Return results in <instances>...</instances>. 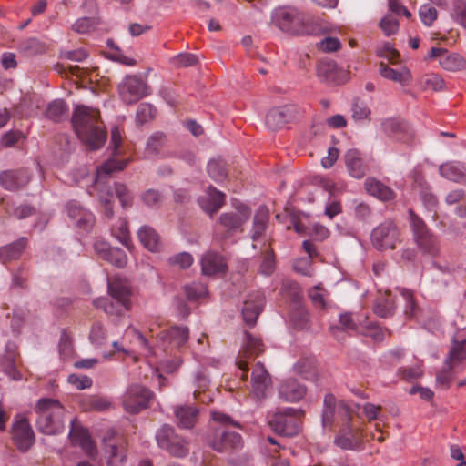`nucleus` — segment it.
I'll return each mask as SVG.
<instances>
[{
    "mask_svg": "<svg viewBox=\"0 0 466 466\" xmlns=\"http://www.w3.org/2000/svg\"><path fill=\"white\" fill-rule=\"evenodd\" d=\"M26 313L21 308H15L13 309L11 318V329L15 335H18L21 331V328L25 322Z\"/></svg>",
    "mask_w": 466,
    "mask_h": 466,
    "instance_id": "nucleus-61",
    "label": "nucleus"
},
{
    "mask_svg": "<svg viewBox=\"0 0 466 466\" xmlns=\"http://www.w3.org/2000/svg\"><path fill=\"white\" fill-rule=\"evenodd\" d=\"M29 271L24 266H20L12 272V284L11 287L14 289L28 288Z\"/></svg>",
    "mask_w": 466,
    "mask_h": 466,
    "instance_id": "nucleus-51",
    "label": "nucleus"
},
{
    "mask_svg": "<svg viewBox=\"0 0 466 466\" xmlns=\"http://www.w3.org/2000/svg\"><path fill=\"white\" fill-rule=\"evenodd\" d=\"M224 258L218 252H207L201 259V269L205 275H214L226 270Z\"/></svg>",
    "mask_w": 466,
    "mask_h": 466,
    "instance_id": "nucleus-26",
    "label": "nucleus"
},
{
    "mask_svg": "<svg viewBox=\"0 0 466 466\" xmlns=\"http://www.w3.org/2000/svg\"><path fill=\"white\" fill-rule=\"evenodd\" d=\"M70 440L74 445L80 446L88 454H92L95 450L88 432L82 428H73L70 431Z\"/></svg>",
    "mask_w": 466,
    "mask_h": 466,
    "instance_id": "nucleus-38",
    "label": "nucleus"
},
{
    "mask_svg": "<svg viewBox=\"0 0 466 466\" xmlns=\"http://www.w3.org/2000/svg\"><path fill=\"white\" fill-rule=\"evenodd\" d=\"M264 297L261 293L251 294L244 301L242 308V317L245 324L252 328L256 325L257 319L262 311L264 305Z\"/></svg>",
    "mask_w": 466,
    "mask_h": 466,
    "instance_id": "nucleus-20",
    "label": "nucleus"
},
{
    "mask_svg": "<svg viewBox=\"0 0 466 466\" xmlns=\"http://www.w3.org/2000/svg\"><path fill=\"white\" fill-rule=\"evenodd\" d=\"M185 293L189 299H198L208 292L207 286L200 282H193L185 286Z\"/></svg>",
    "mask_w": 466,
    "mask_h": 466,
    "instance_id": "nucleus-62",
    "label": "nucleus"
},
{
    "mask_svg": "<svg viewBox=\"0 0 466 466\" xmlns=\"http://www.w3.org/2000/svg\"><path fill=\"white\" fill-rule=\"evenodd\" d=\"M452 17L462 27L466 29V1L454 0L452 7Z\"/></svg>",
    "mask_w": 466,
    "mask_h": 466,
    "instance_id": "nucleus-58",
    "label": "nucleus"
},
{
    "mask_svg": "<svg viewBox=\"0 0 466 466\" xmlns=\"http://www.w3.org/2000/svg\"><path fill=\"white\" fill-rule=\"evenodd\" d=\"M107 46L114 50V52L109 55V58L111 60L116 61L126 66L136 65V60L125 56L124 53L117 46H116L113 40L107 41Z\"/></svg>",
    "mask_w": 466,
    "mask_h": 466,
    "instance_id": "nucleus-57",
    "label": "nucleus"
},
{
    "mask_svg": "<svg viewBox=\"0 0 466 466\" xmlns=\"http://www.w3.org/2000/svg\"><path fill=\"white\" fill-rule=\"evenodd\" d=\"M94 305L96 308L103 309L106 314L115 316H123L131 309L125 303L115 301L112 298H99L94 301Z\"/></svg>",
    "mask_w": 466,
    "mask_h": 466,
    "instance_id": "nucleus-35",
    "label": "nucleus"
},
{
    "mask_svg": "<svg viewBox=\"0 0 466 466\" xmlns=\"http://www.w3.org/2000/svg\"><path fill=\"white\" fill-rule=\"evenodd\" d=\"M174 413L180 428L192 429L198 420V410L195 406H177L175 408Z\"/></svg>",
    "mask_w": 466,
    "mask_h": 466,
    "instance_id": "nucleus-28",
    "label": "nucleus"
},
{
    "mask_svg": "<svg viewBox=\"0 0 466 466\" xmlns=\"http://www.w3.org/2000/svg\"><path fill=\"white\" fill-rule=\"evenodd\" d=\"M399 22L391 15L384 16L380 22V27L386 35H391L398 32Z\"/></svg>",
    "mask_w": 466,
    "mask_h": 466,
    "instance_id": "nucleus-64",
    "label": "nucleus"
},
{
    "mask_svg": "<svg viewBox=\"0 0 466 466\" xmlns=\"http://www.w3.org/2000/svg\"><path fill=\"white\" fill-rule=\"evenodd\" d=\"M112 234L116 237L124 246L128 249L131 248L132 245L130 242L128 223L125 218H119L116 225L111 228Z\"/></svg>",
    "mask_w": 466,
    "mask_h": 466,
    "instance_id": "nucleus-45",
    "label": "nucleus"
},
{
    "mask_svg": "<svg viewBox=\"0 0 466 466\" xmlns=\"http://www.w3.org/2000/svg\"><path fill=\"white\" fill-rule=\"evenodd\" d=\"M361 441V433L358 427L350 425V421L341 422L339 424V433L335 439L337 446L345 449H355Z\"/></svg>",
    "mask_w": 466,
    "mask_h": 466,
    "instance_id": "nucleus-18",
    "label": "nucleus"
},
{
    "mask_svg": "<svg viewBox=\"0 0 466 466\" xmlns=\"http://www.w3.org/2000/svg\"><path fill=\"white\" fill-rule=\"evenodd\" d=\"M208 173L215 181H222L227 177L225 164L219 160H210L208 163Z\"/></svg>",
    "mask_w": 466,
    "mask_h": 466,
    "instance_id": "nucleus-54",
    "label": "nucleus"
},
{
    "mask_svg": "<svg viewBox=\"0 0 466 466\" xmlns=\"http://www.w3.org/2000/svg\"><path fill=\"white\" fill-rule=\"evenodd\" d=\"M279 395L287 401L296 402L300 400L306 395V387L299 383L296 380L289 379L282 382L279 389Z\"/></svg>",
    "mask_w": 466,
    "mask_h": 466,
    "instance_id": "nucleus-24",
    "label": "nucleus"
},
{
    "mask_svg": "<svg viewBox=\"0 0 466 466\" xmlns=\"http://www.w3.org/2000/svg\"><path fill=\"white\" fill-rule=\"evenodd\" d=\"M462 167L463 164L461 163L447 162L441 165L440 173L443 177L456 182L458 177H460Z\"/></svg>",
    "mask_w": 466,
    "mask_h": 466,
    "instance_id": "nucleus-53",
    "label": "nucleus"
},
{
    "mask_svg": "<svg viewBox=\"0 0 466 466\" xmlns=\"http://www.w3.org/2000/svg\"><path fill=\"white\" fill-rule=\"evenodd\" d=\"M45 116L54 122L66 119L68 116L67 104L63 99L53 100L47 105Z\"/></svg>",
    "mask_w": 466,
    "mask_h": 466,
    "instance_id": "nucleus-37",
    "label": "nucleus"
},
{
    "mask_svg": "<svg viewBox=\"0 0 466 466\" xmlns=\"http://www.w3.org/2000/svg\"><path fill=\"white\" fill-rule=\"evenodd\" d=\"M420 17L423 24L430 26L438 17V11L431 5H423L419 11Z\"/></svg>",
    "mask_w": 466,
    "mask_h": 466,
    "instance_id": "nucleus-63",
    "label": "nucleus"
},
{
    "mask_svg": "<svg viewBox=\"0 0 466 466\" xmlns=\"http://www.w3.org/2000/svg\"><path fill=\"white\" fill-rule=\"evenodd\" d=\"M127 443L124 438H118L114 443L106 444L107 464L109 466H121L127 458Z\"/></svg>",
    "mask_w": 466,
    "mask_h": 466,
    "instance_id": "nucleus-23",
    "label": "nucleus"
},
{
    "mask_svg": "<svg viewBox=\"0 0 466 466\" xmlns=\"http://www.w3.org/2000/svg\"><path fill=\"white\" fill-rule=\"evenodd\" d=\"M417 245L425 252L431 256H436L439 252V245L435 237L431 231L423 233L414 238Z\"/></svg>",
    "mask_w": 466,
    "mask_h": 466,
    "instance_id": "nucleus-41",
    "label": "nucleus"
},
{
    "mask_svg": "<svg viewBox=\"0 0 466 466\" xmlns=\"http://www.w3.org/2000/svg\"><path fill=\"white\" fill-rule=\"evenodd\" d=\"M294 369L297 373L306 380H316L318 379L319 369L313 357L300 358L294 365Z\"/></svg>",
    "mask_w": 466,
    "mask_h": 466,
    "instance_id": "nucleus-33",
    "label": "nucleus"
},
{
    "mask_svg": "<svg viewBox=\"0 0 466 466\" xmlns=\"http://www.w3.org/2000/svg\"><path fill=\"white\" fill-rule=\"evenodd\" d=\"M370 242L376 249L380 251L394 249L400 242V228L393 220H385L372 229Z\"/></svg>",
    "mask_w": 466,
    "mask_h": 466,
    "instance_id": "nucleus-6",
    "label": "nucleus"
},
{
    "mask_svg": "<svg viewBox=\"0 0 466 466\" xmlns=\"http://www.w3.org/2000/svg\"><path fill=\"white\" fill-rule=\"evenodd\" d=\"M409 217L414 238L430 231L425 222L411 208L409 209Z\"/></svg>",
    "mask_w": 466,
    "mask_h": 466,
    "instance_id": "nucleus-60",
    "label": "nucleus"
},
{
    "mask_svg": "<svg viewBox=\"0 0 466 466\" xmlns=\"http://www.w3.org/2000/svg\"><path fill=\"white\" fill-rule=\"evenodd\" d=\"M11 439L15 447L22 452L27 451L35 443V433L27 420L23 414L14 418L11 427Z\"/></svg>",
    "mask_w": 466,
    "mask_h": 466,
    "instance_id": "nucleus-9",
    "label": "nucleus"
},
{
    "mask_svg": "<svg viewBox=\"0 0 466 466\" xmlns=\"http://www.w3.org/2000/svg\"><path fill=\"white\" fill-rule=\"evenodd\" d=\"M82 407L86 411H104L111 408V402L103 397L90 396L83 401Z\"/></svg>",
    "mask_w": 466,
    "mask_h": 466,
    "instance_id": "nucleus-47",
    "label": "nucleus"
},
{
    "mask_svg": "<svg viewBox=\"0 0 466 466\" xmlns=\"http://www.w3.org/2000/svg\"><path fill=\"white\" fill-rule=\"evenodd\" d=\"M299 115V109L295 105H285L272 108L266 116V124L272 130L279 129L285 124L295 119Z\"/></svg>",
    "mask_w": 466,
    "mask_h": 466,
    "instance_id": "nucleus-16",
    "label": "nucleus"
},
{
    "mask_svg": "<svg viewBox=\"0 0 466 466\" xmlns=\"http://www.w3.org/2000/svg\"><path fill=\"white\" fill-rule=\"evenodd\" d=\"M364 187L368 194L381 201L392 200L396 196L390 187L374 177H368L365 180Z\"/></svg>",
    "mask_w": 466,
    "mask_h": 466,
    "instance_id": "nucleus-25",
    "label": "nucleus"
},
{
    "mask_svg": "<svg viewBox=\"0 0 466 466\" xmlns=\"http://www.w3.org/2000/svg\"><path fill=\"white\" fill-rule=\"evenodd\" d=\"M0 203L9 217H15L20 220L29 218L36 213L35 208L30 204H22L15 208H11L9 207V202L5 198H2Z\"/></svg>",
    "mask_w": 466,
    "mask_h": 466,
    "instance_id": "nucleus-40",
    "label": "nucleus"
},
{
    "mask_svg": "<svg viewBox=\"0 0 466 466\" xmlns=\"http://www.w3.org/2000/svg\"><path fill=\"white\" fill-rule=\"evenodd\" d=\"M352 411L350 407L343 400H337L333 394H327L324 398V410L322 413V424L324 427H331L334 423L350 421Z\"/></svg>",
    "mask_w": 466,
    "mask_h": 466,
    "instance_id": "nucleus-7",
    "label": "nucleus"
},
{
    "mask_svg": "<svg viewBox=\"0 0 466 466\" xmlns=\"http://www.w3.org/2000/svg\"><path fill=\"white\" fill-rule=\"evenodd\" d=\"M395 299L390 291L380 294L373 305L374 313L380 318H390L395 311Z\"/></svg>",
    "mask_w": 466,
    "mask_h": 466,
    "instance_id": "nucleus-29",
    "label": "nucleus"
},
{
    "mask_svg": "<svg viewBox=\"0 0 466 466\" xmlns=\"http://www.w3.org/2000/svg\"><path fill=\"white\" fill-rule=\"evenodd\" d=\"M383 132L390 137L402 143H410L413 139V132L409 124L400 117H389L381 122Z\"/></svg>",
    "mask_w": 466,
    "mask_h": 466,
    "instance_id": "nucleus-15",
    "label": "nucleus"
},
{
    "mask_svg": "<svg viewBox=\"0 0 466 466\" xmlns=\"http://www.w3.org/2000/svg\"><path fill=\"white\" fill-rule=\"evenodd\" d=\"M156 109L148 103H142L137 110L136 119L139 125H143L155 117Z\"/></svg>",
    "mask_w": 466,
    "mask_h": 466,
    "instance_id": "nucleus-56",
    "label": "nucleus"
},
{
    "mask_svg": "<svg viewBox=\"0 0 466 466\" xmlns=\"http://www.w3.org/2000/svg\"><path fill=\"white\" fill-rule=\"evenodd\" d=\"M269 221V211L268 209L261 206L259 207L253 218V224L251 229V238L252 240H257L260 238L266 232L268 228V224Z\"/></svg>",
    "mask_w": 466,
    "mask_h": 466,
    "instance_id": "nucleus-32",
    "label": "nucleus"
},
{
    "mask_svg": "<svg viewBox=\"0 0 466 466\" xmlns=\"http://www.w3.org/2000/svg\"><path fill=\"white\" fill-rule=\"evenodd\" d=\"M419 85L423 90L440 91L443 89L445 82L440 75L428 73L420 77Z\"/></svg>",
    "mask_w": 466,
    "mask_h": 466,
    "instance_id": "nucleus-42",
    "label": "nucleus"
},
{
    "mask_svg": "<svg viewBox=\"0 0 466 466\" xmlns=\"http://www.w3.org/2000/svg\"><path fill=\"white\" fill-rule=\"evenodd\" d=\"M141 244L149 251H157L160 248V237L158 233L149 226H143L137 232Z\"/></svg>",
    "mask_w": 466,
    "mask_h": 466,
    "instance_id": "nucleus-34",
    "label": "nucleus"
},
{
    "mask_svg": "<svg viewBox=\"0 0 466 466\" xmlns=\"http://www.w3.org/2000/svg\"><path fill=\"white\" fill-rule=\"evenodd\" d=\"M466 339L460 342H455L451 350L448 358L445 360V365H451L459 363L466 359L465 351Z\"/></svg>",
    "mask_w": 466,
    "mask_h": 466,
    "instance_id": "nucleus-48",
    "label": "nucleus"
},
{
    "mask_svg": "<svg viewBox=\"0 0 466 466\" xmlns=\"http://www.w3.org/2000/svg\"><path fill=\"white\" fill-rule=\"evenodd\" d=\"M272 21L281 31L291 35L309 34L312 30L307 15L291 7L276 9Z\"/></svg>",
    "mask_w": 466,
    "mask_h": 466,
    "instance_id": "nucleus-3",
    "label": "nucleus"
},
{
    "mask_svg": "<svg viewBox=\"0 0 466 466\" xmlns=\"http://www.w3.org/2000/svg\"><path fill=\"white\" fill-rule=\"evenodd\" d=\"M152 392L139 384L130 385L122 396V404L125 410L131 414H137L148 407L152 399Z\"/></svg>",
    "mask_w": 466,
    "mask_h": 466,
    "instance_id": "nucleus-8",
    "label": "nucleus"
},
{
    "mask_svg": "<svg viewBox=\"0 0 466 466\" xmlns=\"http://www.w3.org/2000/svg\"><path fill=\"white\" fill-rule=\"evenodd\" d=\"M105 260L117 268H124L127 263L126 253L119 248H113Z\"/></svg>",
    "mask_w": 466,
    "mask_h": 466,
    "instance_id": "nucleus-59",
    "label": "nucleus"
},
{
    "mask_svg": "<svg viewBox=\"0 0 466 466\" xmlns=\"http://www.w3.org/2000/svg\"><path fill=\"white\" fill-rule=\"evenodd\" d=\"M71 124L77 137L91 150L101 148L107 137L98 109L84 105L74 108Z\"/></svg>",
    "mask_w": 466,
    "mask_h": 466,
    "instance_id": "nucleus-1",
    "label": "nucleus"
},
{
    "mask_svg": "<svg viewBox=\"0 0 466 466\" xmlns=\"http://www.w3.org/2000/svg\"><path fill=\"white\" fill-rule=\"evenodd\" d=\"M308 295L316 308L321 309L326 308L325 297L327 295V291L321 284L316 285L309 289Z\"/></svg>",
    "mask_w": 466,
    "mask_h": 466,
    "instance_id": "nucleus-52",
    "label": "nucleus"
},
{
    "mask_svg": "<svg viewBox=\"0 0 466 466\" xmlns=\"http://www.w3.org/2000/svg\"><path fill=\"white\" fill-rule=\"evenodd\" d=\"M235 212H226L220 215L218 224L226 228L228 232H233L240 228L249 218L250 208L246 205H239Z\"/></svg>",
    "mask_w": 466,
    "mask_h": 466,
    "instance_id": "nucleus-17",
    "label": "nucleus"
},
{
    "mask_svg": "<svg viewBox=\"0 0 466 466\" xmlns=\"http://www.w3.org/2000/svg\"><path fill=\"white\" fill-rule=\"evenodd\" d=\"M386 332H388L387 329H383L374 322H369L366 325H362L361 329L359 330L360 334L370 337L376 342L382 341L385 338Z\"/></svg>",
    "mask_w": 466,
    "mask_h": 466,
    "instance_id": "nucleus-50",
    "label": "nucleus"
},
{
    "mask_svg": "<svg viewBox=\"0 0 466 466\" xmlns=\"http://www.w3.org/2000/svg\"><path fill=\"white\" fill-rule=\"evenodd\" d=\"M108 292L115 301L125 303L128 307H132L131 303V289L129 285L117 278L108 281Z\"/></svg>",
    "mask_w": 466,
    "mask_h": 466,
    "instance_id": "nucleus-22",
    "label": "nucleus"
},
{
    "mask_svg": "<svg viewBox=\"0 0 466 466\" xmlns=\"http://www.w3.org/2000/svg\"><path fill=\"white\" fill-rule=\"evenodd\" d=\"M65 408L56 400L40 399L35 407L36 428L45 434H56L63 429Z\"/></svg>",
    "mask_w": 466,
    "mask_h": 466,
    "instance_id": "nucleus-2",
    "label": "nucleus"
},
{
    "mask_svg": "<svg viewBox=\"0 0 466 466\" xmlns=\"http://www.w3.org/2000/svg\"><path fill=\"white\" fill-rule=\"evenodd\" d=\"M127 165V160H106L98 169L96 174V183L99 185L100 181L106 179L115 171L123 170Z\"/></svg>",
    "mask_w": 466,
    "mask_h": 466,
    "instance_id": "nucleus-39",
    "label": "nucleus"
},
{
    "mask_svg": "<svg viewBox=\"0 0 466 466\" xmlns=\"http://www.w3.org/2000/svg\"><path fill=\"white\" fill-rule=\"evenodd\" d=\"M32 177L30 169L24 167L2 170L0 186L6 191L18 192L30 184Z\"/></svg>",
    "mask_w": 466,
    "mask_h": 466,
    "instance_id": "nucleus-11",
    "label": "nucleus"
},
{
    "mask_svg": "<svg viewBox=\"0 0 466 466\" xmlns=\"http://www.w3.org/2000/svg\"><path fill=\"white\" fill-rule=\"evenodd\" d=\"M116 197L123 208H127L133 204V195L123 183H115L113 188L102 187L98 189V199L103 208V212L107 219L114 217V197Z\"/></svg>",
    "mask_w": 466,
    "mask_h": 466,
    "instance_id": "nucleus-4",
    "label": "nucleus"
},
{
    "mask_svg": "<svg viewBox=\"0 0 466 466\" xmlns=\"http://www.w3.org/2000/svg\"><path fill=\"white\" fill-rule=\"evenodd\" d=\"M225 203V194L213 187H209L207 198H201V208L211 216L216 213Z\"/></svg>",
    "mask_w": 466,
    "mask_h": 466,
    "instance_id": "nucleus-30",
    "label": "nucleus"
},
{
    "mask_svg": "<svg viewBox=\"0 0 466 466\" xmlns=\"http://www.w3.org/2000/svg\"><path fill=\"white\" fill-rule=\"evenodd\" d=\"M209 446L218 452H229L242 446V438L237 432L218 428L209 441Z\"/></svg>",
    "mask_w": 466,
    "mask_h": 466,
    "instance_id": "nucleus-14",
    "label": "nucleus"
},
{
    "mask_svg": "<svg viewBox=\"0 0 466 466\" xmlns=\"http://www.w3.org/2000/svg\"><path fill=\"white\" fill-rule=\"evenodd\" d=\"M27 246V238H20L13 243L0 247V261L3 264L17 260Z\"/></svg>",
    "mask_w": 466,
    "mask_h": 466,
    "instance_id": "nucleus-27",
    "label": "nucleus"
},
{
    "mask_svg": "<svg viewBox=\"0 0 466 466\" xmlns=\"http://www.w3.org/2000/svg\"><path fill=\"white\" fill-rule=\"evenodd\" d=\"M270 428L278 434L292 437L299 433V411L289 408L275 413L268 420Z\"/></svg>",
    "mask_w": 466,
    "mask_h": 466,
    "instance_id": "nucleus-10",
    "label": "nucleus"
},
{
    "mask_svg": "<svg viewBox=\"0 0 466 466\" xmlns=\"http://www.w3.org/2000/svg\"><path fill=\"white\" fill-rule=\"evenodd\" d=\"M440 66L448 71H459L466 66V61L459 54H445L440 59Z\"/></svg>",
    "mask_w": 466,
    "mask_h": 466,
    "instance_id": "nucleus-43",
    "label": "nucleus"
},
{
    "mask_svg": "<svg viewBox=\"0 0 466 466\" xmlns=\"http://www.w3.org/2000/svg\"><path fill=\"white\" fill-rule=\"evenodd\" d=\"M380 74L386 79L400 83L401 85H407L411 76L410 73L407 68H403L401 71H397L390 67L384 62H380L379 65Z\"/></svg>",
    "mask_w": 466,
    "mask_h": 466,
    "instance_id": "nucleus-36",
    "label": "nucleus"
},
{
    "mask_svg": "<svg viewBox=\"0 0 466 466\" xmlns=\"http://www.w3.org/2000/svg\"><path fill=\"white\" fill-rule=\"evenodd\" d=\"M157 445L171 456L183 458L189 452V442L176 433L175 429L167 424L163 425L156 434Z\"/></svg>",
    "mask_w": 466,
    "mask_h": 466,
    "instance_id": "nucleus-5",
    "label": "nucleus"
},
{
    "mask_svg": "<svg viewBox=\"0 0 466 466\" xmlns=\"http://www.w3.org/2000/svg\"><path fill=\"white\" fill-rule=\"evenodd\" d=\"M167 141L165 133L157 131L152 134L147 140L146 146V151L151 155H157L160 153L162 148L166 146Z\"/></svg>",
    "mask_w": 466,
    "mask_h": 466,
    "instance_id": "nucleus-46",
    "label": "nucleus"
},
{
    "mask_svg": "<svg viewBox=\"0 0 466 466\" xmlns=\"http://www.w3.org/2000/svg\"><path fill=\"white\" fill-rule=\"evenodd\" d=\"M195 385L194 396L196 399L207 404L213 401L209 392L210 380L205 371L199 370L195 374Z\"/></svg>",
    "mask_w": 466,
    "mask_h": 466,
    "instance_id": "nucleus-31",
    "label": "nucleus"
},
{
    "mask_svg": "<svg viewBox=\"0 0 466 466\" xmlns=\"http://www.w3.org/2000/svg\"><path fill=\"white\" fill-rule=\"evenodd\" d=\"M252 393L256 399L262 400L266 398V391L271 385L270 375L261 362H258L251 374Z\"/></svg>",
    "mask_w": 466,
    "mask_h": 466,
    "instance_id": "nucleus-19",
    "label": "nucleus"
},
{
    "mask_svg": "<svg viewBox=\"0 0 466 466\" xmlns=\"http://www.w3.org/2000/svg\"><path fill=\"white\" fill-rule=\"evenodd\" d=\"M121 99L127 105L135 104L147 96V84L137 76H127L118 86Z\"/></svg>",
    "mask_w": 466,
    "mask_h": 466,
    "instance_id": "nucleus-12",
    "label": "nucleus"
},
{
    "mask_svg": "<svg viewBox=\"0 0 466 466\" xmlns=\"http://www.w3.org/2000/svg\"><path fill=\"white\" fill-rule=\"evenodd\" d=\"M167 336L170 343L175 347H181L188 339V329L187 327H172L168 329Z\"/></svg>",
    "mask_w": 466,
    "mask_h": 466,
    "instance_id": "nucleus-49",
    "label": "nucleus"
},
{
    "mask_svg": "<svg viewBox=\"0 0 466 466\" xmlns=\"http://www.w3.org/2000/svg\"><path fill=\"white\" fill-rule=\"evenodd\" d=\"M264 351V344L260 338L253 336L250 332H245V341L241 351L239 352V360L237 361L238 369L242 371V380H248V364L247 359L256 357Z\"/></svg>",
    "mask_w": 466,
    "mask_h": 466,
    "instance_id": "nucleus-13",
    "label": "nucleus"
},
{
    "mask_svg": "<svg viewBox=\"0 0 466 466\" xmlns=\"http://www.w3.org/2000/svg\"><path fill=\"white\" fill-rule=\"evenodd\" d=\"M344 161L349 174L354 178L364 177L369 170L362 153L356 148L349 149L345 153Z\"/></svg>",
    "mask_w": 466,
    "mask_h": 466,
    "instance_id": "nucleus-21",
    "label": "nucleus"
},
{
    "mask_svg": "<svg viewBox=\"0 0 466 466\" xmlns=\"http://www.w3.org/2000/svg\"><path fill=\"white\" fill-rule=\"evenodd\" d=\"M96 25V19L92 17H81L72 25V29L79 34H86L95 30Z\"/></svg>",
    "mask_w": 466,
    "mask_h": 466,
    "instance_id": "nucleus-55",
    "label": "nucleus"
},
{
    "mask_svg": "<svg viewBox=\"0 0 466 466\" xmlns=\"http://www.w3.org/2000/svg\"><path fill=\"white\" fill-rule=\"evenodd\" d=\"M339 326H331L330 331L335 336L338 337L339 333L341 330H352L359 333V330L361 329L362 325H358L353 318L352 315L350 313H344L339 316Z\"/></svg>",
    "mask_w": 466,
    "mask_h": 466,
    "instance_id": "nucleus-44",
    "label": "nucleus"
}]
</instances>
